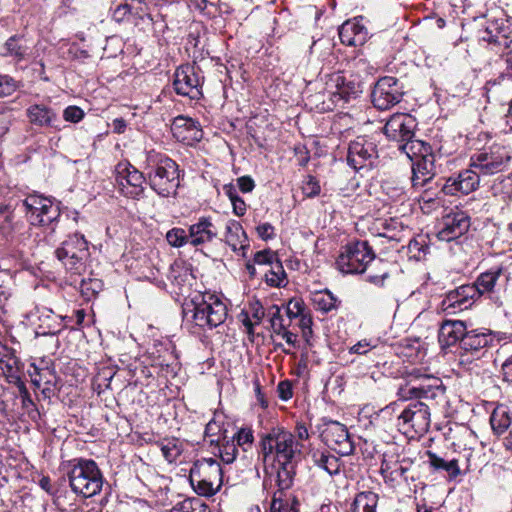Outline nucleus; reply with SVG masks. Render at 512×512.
<instances>
[{
  "instance_id": "ddd939ff",
  "label": "nucleus",
  "mask_w": 512,
  "mask_h": 512,
  "mask_svg": "<svg viewBox=\"0 0 512 512\" xmlns=\"http://www.w3.org/2000/svg\"><path fill=\"white\" fill-rule=\"evenodd\" d=\"M377 157V146L372 140L359 136L349 143L347 164L355 171L372 168Z\"/></svg>"
},
{
  "instance_id": "4c0bfd02",
  "label": "nucleus",
  "mask_w": 512,
  "mask_h": 512,
  "mask_svg": "<svg viewBox=\"0 0 512 512\" xmlns=\"http://www.w3.org/2000/svg\"><path fill=\"white\" fill-rule=\"evenodd\" d=\"M265 282L271 287H282L286 285V272L279 260L270 265V269L265 273Z\"/></svg>"
},
{
  "instance_id": "c756f323",
  "label": "nucleus",
  "mask_w": 512,
  "mask_h": 512,
  "mask_svg": "<svg viewBox=\"0 0 512 512\" xmlns=\"http://www.w3.org/2000/svg\"><path fill=\"white\" fill-rule=\"evenodd\" d=\"M311 459L315 466L324 470L330 476L340 472V460L335 455L316 450L311 453Z\"/></svg>"
},
{
  "instance_id": "a19ab883",
  "label": "nucleus",
  "mask_w": 512,
  "mask_h": 512,
  "mask_svg": "<svg viewBox=\"0 0 512 512\" xmlns=\"http://www.w3.org/2000/svg\"><path fill=\"white\" fill-rule=\"evenodd\" d=\"M80 293L86 301H90L103 289V282L98 278L82 279L80 282Z\"/></svg>"
},
{
  "instance_id": "b1692460",
  "label": "nucleus",
  "mask_w": 512,
  "mask_h": 512,
  "mask_svg": "<svg viewBox=\"0 0 512 512\" xmlns=\"http://www.w3.org/2000/svg\"><path fill=\"white\" fill-rule=\"evenodd\" d=\"M484 33L485 35L482 36L484 41L502 47L507 51L512 49V30L508 25L491 23Z\"/></svg>"
},
{
  "instance_id": "c9c22d12",
  "label": "nucleus",
  "mask_w": 512,
  "mask_h": 512,
  "mask_svg": "<svg viewBox=\"0 0 512 512\" xmlns=\"http://www.w3.org/2000/svg\"><path fill=\"white\" fill-rule=\"evenodd\" d=\"M511 421L509 411L504 406L496 407L490 416L491 427L497 435L503 434L511 425Z\"/></svg>"
},
{
  "instance_id": "4d7b16f0",
  "label": "nucleus",
  "mask_w": 512,
  "mask_h": 512,
  "mask_svg": "<svg viewBox=\"0 0 512 512\" xmlns=\"http://www.w3.org/2000/svg\"><path fill=\"white\" fill-rule=\"evenodd\" d=\"M161 451L165 459L172 463L180 455V449L174 440L168 441L167 444L162 445Z\"/></svg>"
},
{
  "instance_id": "a878e982",
  "label": "nucleus",
  "mask_w": 512,
  "mask_h": 512,
  "mask_svg": "<svg viewBox=\"0 0 512 512\" xmlns=\"http://www.w3.org/2000/svg\"><path fill=\"white\" fill-rule=\"evenodd\" d=\"M15 216H6L0 218V237L10 245H18L22 241L21 230L24 227L23 223L14 220Z\"/></svg>"
},
{
  "instance_id": "2f4dec72",
  "label": "nucleus",
  "mask_w": 512,
  "mask_h": 512,
  "mask_svg": "<svg viewBox=\"0 0 512 512\" xmlns=\"http://www.w3.org/2000/svg\"><path fill=\"white\" fill-rule=\"evenodd\" d=\"M379 496L372 491L360 492L354 498L350 512H376Z\"/></svg>"
},
{
  "instance_id": "7c9ffc66",
  "label": "nucleus",
  "mask_w": 512,
  "mask_h": 512,
  "mask_svg": "<svg viewBox=\"0 0 512 512\" xmlns=\"http://www.w3.org/2000/svg\"><path fill=\"white\" fill-rule=\"evenodd\" d=\"M311 300L314 308L324 314L337 310L340 305V300L328 289L314 292Z\"/></svg>"
},
{
  "instance_id": "8fccbe9b",
  "label": "nucleus",
  "mask_w": 512,
  "mask_h": 512,
  "mask_svg": "<svg viewBox=\"0 0 512 512\" xmlns=\"http://www.w3.org/2000/svg\"><path fill=\"white\" fill-rule=\"evenodd\" d=\"M287 316L292 320L305 314V304L302 299H291L286 307Z\"/></svg>"
},
{
  "instance_id": "e2e57ef3",
  "label": "nucleus",
  "mask_w": 512,
  "mask_h": 512,
  "mask_svg": "<svg viewBox=\"0 0 512 512\" xmlns=\"http://www.w3.org/2000/svg\"><path fill=\"white\" fill-rule=\"evenodd\" d=\"M237 184L241 192H251L255 187V182L250 176H241L237 179Z\"/></svg>"
},
{
  "instance_id": "c85d7f7f",
  "label": "nucleus",
  "mask_w": 512,
  "mask_h": 512,
  "mask_svg": "<svg viewBox=\"0 0 512 512\" xmlns=\"http://www.w3.org/2000/svg\"><path fill=\"white\" fill-rule=\"evenodd\" d=\"M120 171L126 173L125 177L128 178L127 185L131 187V190L126 191L127 195L137 196L143 191V183L146 180V174L140 172L130 163H120Z\"/></svg>"
},
{
  "instance_id": "603ef678",
  "label": "nucleus",
  "mask_w": 512,
  "mask_h": 512,
  "mask_svg": "<svg viewBox=\"0 0 512 512\" xmlns=\"http://www.w3.org/2000/svg\"><path fill=\"white\" fill-rule=\"evenodd\" d=\"M302 191L309 198L319 195L321 188L318 180L313 176H308L302 186Z\"/></svg>"
},
{
  "instance_id": "aec40b11",
  "label": "nucleus",
  "mask_w": 512,
  "mask_h": 512,
  "mask_svg": "<svg viewBox=\"0 0 512 512\" xmlns=\"http://www.w3.org/2000/svg\"><path fill=\"white\" fill-rule=\"evenodd\" d=\"M190 245L198 247L211 243L217 238L218 231L211 217L202 216L188 229Z\"/></svg>"
},
{
  "instance_id": "7ed1b4c3",
  "label": "nucleus",
  "mask_w": 512,
  "mask_h": 512,
  "mask_svg": "<svg viewBox=\"0 0 512 512\" xmlns=\"http://www.w3.org/2000/svg\"><path fill=\"white\" fill-rule=\"evenodd\" d=\"M150 187L161 197L175 195L179 187V168L166 154L150 150L144 166Z\"/></svg>"
},
{
  "instance_id": "1a4fd4ad",
  "label": "nucleus",
  "mask_w": 512,
  "mask_h": 512,
  "mask_svg": "<svg viewBox=\"0 0 512 512\" xmlns=\"http://www.w3.org/2000/svg\"><path fill=\"white\" fill-rule=\"evenodd\" d=\"M55 255L67 271L80 275L89 258L88 242L83 234L74 233L55 250Z\"/></svg>"
},
{
  "instance_id": "f704fd0d",
  "label": "nucleus",
  "mask_w": 512,
  "mask_h": 512,
  "mask_svg": "<svg viewBox=\"0 0 512 512\" xmlns=\"http://www.w3.org/2000/svg\"><path fill=\"white\" fill-rule=\"evenodd\" d=\"M503 269L498 268H492L489 271H486L484 273H481L475 283L477 285V288H479L480 295H484L486 293L493 292V289L496 285L497 280L502 275Z\"/></svg>"
},
{
  "instance_id": "5701e85b",
  "label": "nucleus",
  "mask_w": 512,
  "mask_h": 512,
  "mask_svg": "<svg viewBox=\"0 0 512 512\" xmlns=\"http://www.w3.org/2000/svg\"><path fill=\"white\" fill-rule=\"evenodd\" d=\"M416 153L413 155L415 161L412 168L422 176L434 178L436 175V155L431 152V147L423 142V147L415 148Z\"/></svg>"
},
{
  "instance_id": "13d9d810",
  "label": "nucleus",
  "mask_w": 512,
  "mask_h": 512,
  "mask_svg": "<svg viewBox=\"0 0 512 512\" xmlns=\"http://www.w3.org/2000/svg\"><path fill=\"white\" fill-rule=\"evenodd\" d=\"M277 255L271 251V250H263L258 251L254 255V262L256 264L262 265V264H269L275 263V261H278Z\"/></svg>"
},
{
  "instance_id": "de8ad7c7",
  "label": "nucleus",
  "mask_w": 512,
  "mask_h": 512,
  "mask_svg": "<svg viewBox=\"0 0 512 512\" xmlns=\"http://www.w3.org/2000/svg\"><path fill=\"white\" fill-rule=\"evenodd\" d=\"M458 290L460 292V298L465 300L466 303H470V305L481 297L479 292L480 290L477 288L475 282L472 284L461 285L458 287Z\"/></svg>"
},
{
  "instance_id": "4be33fe9",
  "label": "nucleus",
  "mask_w": 512,
  "mask_h": 512,
  "mask_svg": "<svg viewBox=\"0 0 512 512\" xmlns=\"http://www.w3.org/2000/svg\"><path fill=\"white\" fill-rule=\"evenodd\" d=\"M467 332V326L460 320H445L439 329V342L443 347H450L458 344L461 347V342Z\"/></svg>"
},
{
  "instance_id": "052dcab7",
  "label": "nucleus",
  "mask_w": 512,
  "mask_h": 512,
  "mask_svg": "<svg viewBox=\"0 0 512 512\" xmlns=\"http://www.w3.org/2000/svg\"><path fill=\"white\" fill-rule=\"evenodd\" d=\"M432 180V178L422 176L421 173H418L412 168L411 184L413 189L420 190L427 186Z\"/></svg>"
},
{
  "instance_id": "09e8293b",
  "label": "nucleus",
  "mask_w": 512,
  "mask_h": 512,
  "mask_svg": "<svg viewBox=\"0 0 512 512\" xmlns=\"http://www.w3.org/2000/svg\"><path fill=\"white\" fill-rule=\"evenodd\" d=\"M47 199L48 198L36 194L26 197V199L23 200V205L28 217L33 216Z\"/></svg>"
},
{
  "instance_id": "2eb2a0df",
  "label": "nucleus",
  "mask_w": 512,
  "mask_h": 512,
  "mask_svg": "<svg viewBox=\"0 0 512 512\" xmlns=\"http://www.w3.org/2000/svg\"><path fill=\"white\" fill-rule=\"evenodd\" d=\"M174 90L178 95L198 99L201 95V79L192 65H184L177 68L174 81Z\"/></svg>"
},
{
  "instance_id": "9b49d317",
  "label": "nucleus",
  "mask_w": 512,
  "mask_h": 512,
  "mask_svg": "<svg viewBox=\"0 0 512 512\" xmlns=\"http://www.w3.org/2000/svg\"><path fill=\"white\" fill-rule=\"evenodd\" d=\"M495 335L488 329L467 330L459 349L460 364H468L484 356L494 346Z\"/></svg>"
},
{
  "instance_id": "6e6552de",
  "label": "nucleus",
  "mask_w": 512,
  "mask_h": 512,
  "mask_svg": "<svg viewBox=\"0 0 512 512\" xmlns=\"http://www.w3.org/2000/svg\"><path fill=\"white\" fill-rule=\"evenodd\" d=\"M374 258L375 253L367 241H351L341 247L336 267L343 274H361Z\"/></svg>"
},
{
  "instance_id": "680f3d73",
  "label": "nucleus",
  "mask_w": 512,
  "mask_h": 512,
  "mask_svg": "<svg viewBox=\"0 0 512 512\" xmlns=\"http://www.w3.org/2000/svg\"><path fill=\"white\" fill-rule=\"evenodd\" d=\"M277 393L281 400L288 401L293 396L292 384L288 380L279 382L277 386Z\"/></svg>"
},
{
  "instance_id": "4468645a",
  "label": "nucleus",
  "mask_w": 512,
  "mask_h": 512,
  "mask_svg": "<svg viewBox=\"0 0 512 512\" xmlns=\"http://www.w3.org/2000/svg\"><path fill=\"white\" fill-rule=\"evenodd\" d=\"M470 227V218L462 210H451L442 217L437 237L441 241L450 242L464 235Z\"/></svg>"
},
{
  "instance_id": "79ce46f5",
  "label": "nucleus",
  "mask_w": 512,
  "mask_h": 512,
  "mask_svg": "<svg viewBox=\"0 0 512 512\" xmlns=\"http://www.w3.org/2000/svg\"><path fill=\"white\" fill-rule=\"evenodd\" d=\"M191 274L189 270L180 264H174L170 268L168 279L171 283L178 287L179 290L188 282Z\"/></svg>"
},
{
  "instance_id": "9d476101",
  "label": "nucleus",
  "mask_w": 512,
  "mask_h": 512,
  "mask_svg": "<svg viewBox=\"0 0 512 512\" xmlns=\"http://www.w3.org/2000/svg\"><path fill=\"white\" fill-rule=\"evenodd\" d=\"M511 160L508 147L493 144L471 156V167L477 169L481 176H491L504 171Z\"/></svg>"
},
{
  "instance_id": "6ab92c4d",
  "label": "nucleus",
  "mask_w": 512,
  "mask_h": 512,
  "mask_svg": "<svg viewBox=\"0 0 512 512\" xmlns=\"http://www.w3.org/2000/svg\"><path fill=\"white\" fill-rule=\"evenodd\" d=\"M173 136L187 145L199 142L203 132L197 121L185 116H178L173 120L171 127Z\"/></svg>"
},
{
  "instance_id": "774afa93",
  "label": "nucleus",
  "mask_w": 512,
  "mask_h": 512,
  "mask_svg": "<svg viewBox=\"0 0 512 512\" xmlns=\"http://www.w3.org/2000/svg\"><path fill=\"white\" fill-rule=\"evenodd\" d=\"M504 380L512 384V355L502 365Z\"/></svg>"
},
{
  "instance_id": "0eeeda50",
  "label": "nucleus",
  "mask_w": 512,
  "mask_h": 512,
  "mask_svg": "<svg viewBox=\"0 0 512 512\" xmlns=\"http://www.w3.org/2000/svg\"><path fill=\"white\" fill-rule=\"evenodd\" d=\"M222 468L213 458L197 460L189 474V481L194 491L201 496L214 495L222 485Z\"/></svg>"
},
{
  "instance_id": "c03bdc74",
  "label": "nucleus",
  "mask_w": 512,
  "mask_h": 512,
  "mask_svg": "<svg viewBox=\"0 0 512 512\" xmlns=\"http://www.w3.org/2000/svg\"><path fill=\"white\" fill-rule=\"evenodd\" d=\"M268 316L270 317V323L273 333L278 335L280 334V332H283L284 329H286L284 319L281 314V309L278 305H272L268 309Z\"/></svg>"
},
{
  "instance_id": "bb28decb",
  "label": "nucleus",
  "mask_w": 512,
  "mask_h": 512,
  "mask_svg": "<svg viewBox=\"0 0 512 512\" xmlns=\"http://www.w3.org/2000/svg\"><path fill=\"white\" fill-rule=\"evenodd\" d=\"M60 217L59 207L50 199L44 201L40 209L33 215L29 216L32 225L50 226Z\"/></svg>"
},
{
  "instance_id": "a211bd4d",
  "label": "nucleus",
  "mask_w": 512,
  "mask_h": 512,
  "mask_svg": "<svg viewBox=\"0 0 512 512\" xmlns=\"http://www.w3.org/2000/svg\"><path fill=\"white\" fill-rule=\"evenodd\" d=\"M325 86L335 103L340 100L348 102L359 92L358 85L353 81H348L340 71L326 75Z\"/></svg>"
},
{
  "instance_id": "f03ea898",
  "label": "nucleus",
  "mask_w": 512,
  "mask_h": 512,
  "mask_svg": "<svg viewBox=\"0 0 512 512\" xmlns=\"http://www.w3.org/2000/svg\"><path fill=\"white\" fill-rule=\"evenodd\" d=\"M199 298L183 307V327L195 335L221 325L228 315L226 304L218 296L207 293Z\"/></svg>"
},
{
  "instance_id": "39448f33",
  "label": "nucleus",
  "mask_w": 512,
  "mask_h": 512,
  "mask_svg": "<svg viewBox=\"0 0 512 512\" xmlns=\"http://www.w3.org/2000/svg\"><path fill=\"white\" fill-rule=\"evenodd\" d=\"M67 476L72 491L85 498L97 495L104 483L103 474L92 459H73Z\"/></svg>"
},
{
  "instance_id": "a18cd8bd",
  "label": "nucleus",
  "mask_w": 512,
  "mask_h": 512,
  "mask_svg": "<svg viewBox=\"0 0 512 512\" xmlns=\"http://www.w3.org/2000/svg\"><path fill=\"white\" fill-rule=\"evenodd\" d=\"M238 453L234 440L226 441L219 446V456L225 464L233 463Z\"/></svg>"
},
{
  "instance_id": "0e129e2a",
  "label": "nucleus",
  "mask_w": 512,
  "mask_h": 512,
  "mask_svg": "<svg viewBox=\"0 0 512 512\" xmlns=\"http://www.w3.org/2000/svg\"><path fill=\"white\" fill-rule=\"evenodd\" d=\"M372 349V345L367 340H361L350 348V353L364 355Z\"/></svg>"
},
{
  "instance_id": "cd10ccee",
  "label": "nucleus",
  "mask_w": 512,
  "mask_h": 512,
  "mask_svg": "<svg viewBox=\"0 0 512 512\" xmlns=\"http://www.w3.org/2000/svg\"><path fill=\"white\" fill-rule=\"evenodd\" d=\"M225 229V241L233 251L244 250L248 247L246 244V233L240 222L236 220H229L226 223Z\"/></svg>"
},
{
  "instance_id": "5fc2aeb1",
  "label": "nucleus",
  "mask_w": 512,
  "mask_h": 512,
  "mask_svg": "<svg viewBox=\"0 0 512 512\" xmlns=\"http://www.w3.org/2000/svg\"><path fill=\"white\" fill-rule=\"evenodd\" d=\"M512 81V75L506 71V72H501L499 75H497L496 77L494 78H491L489 79L486 83H485V86H484V89L487 91V92H491L494 90V88L496 86H501L503 85L505 82H511Z\"/></svg>"
},
{
  "instance_id": "37998d69",
  "label": "nucleus",
  "mask_w": 512,
  "mask_h": 512,
  "mask_svg": "<svg viewBox=\"0 0 512 512\" xmlns=\"http://www.w3.org/2000/svg\"><path fill=\"white\" fill-rule=\"evenodd\" d=\"M167 242L176 248L183 247L186 244H190L189 233L183 228H172L166 234Z\"/></svg>"
},
{
  "instance_id": "72a5a7b5",
  "label": "nucleus",
  "mask_w": 512,
  "mask_h": 512,
  "mask_svg": "<svg viewBox=\"0 0 512 512\" xmlns=\"http://www.w3.org/2000/svg\"><path fill=\"white\" fill-rule=\"evenodd\" d=\"M427 455L430 466L433 467L435 470L446 471L451 479L456 478L460 474L458 460L452 459L450 461H446L445 459L431 451H428Z\"/></svg>"
},
{
  "instance_id": "412c9836",
  "label": "nucleus",
  "mask_w": 512,
  "mask_h": 512,
  "mask_svg": "<svg viewBox=\"0 0 512 512\" xmlns=\"http://www.w3.org/2000/svg\"><path fill=\"white\" fill-rule=\"evenodd\" d=\"M339 38L347 46H361L368 38L367 28L362 24V18L345 21L339 28Z\"/></svg>"
},
{
  "instance_id": "ea45409f",
  "label": "nucleus",
  "mask_w": 512,
  "mask_h": 512,
  "mask_svg": "<svg viewBox=\"0 0 512 512\" xmlns=\"http://www.w3.org/2000/svg\"><path fill=\"white\" fill-rule=\"evenodd\" d=\"M470 307V303L460 298L458 288L449 291L442 300V308L449 313H454L456 310H464Z\"/></svg>"
},
{
  "instance_id": "f3484780",
  "label": "nucleus",
  "mask_w": 512,
  "mask_h": 512,
  "mask_svg": "<svg viewBox=\"0 0 512 512\" xmlns=\"http://www.w3.org/2000/svg\"><path fill=\"white\" fill-rule=\"evenodd\" d=\"M323 438L327 446L339 455H350L354 451L347 427L339 422H331L324 430Z\"/></svg>"
},
{
  "instance_id": "6e6d98bb",
  "label": "nucleus",
  "mask_w": 512,
  "mask_h": 512,
  "mask_svg": "<svg viewBox=\"0 0 512 512\" xmlns=\"http://www.w3.org/2000/svg\"><path fill=\"white\" fill-rule=\"evenodd\" d=\"M84 115V111L78 106H68L63 111L64 120L71 123L80 122Z\"/></svg>"
},
{
  "instance_id": "bf43d9fd",
  "label": "nucleus",
  "mask_w": 512,
  "mask_h": 512,
  "mask_svg": "<svg viewBox=\"0 0 512 512\" xmlns=\"http://www.w3.org/2000/svg\"><path fill=\"white\" fill-rule=\"evenodd\" d=\"M258 236L264 240H271L275 237V228L270 223H261L256 227Z\"/></svg>"
},
{
  "instance_id": "3c124183",
  "label": "nucleus",
  "mask_w": 512,
  "mask_h": 512,
  "mask_svg": "<svg viewBox=\"0 0 512 512\" xmlns=\"http://www.w3.org/2000/svg\"><path fill=\"white\" fill-rule=\"evenodd\" d=\"M232 440L236 441L237 446L251 445L254 441L253 431L251 428H241L233 436Z\"/></svg>"
},
{
  "instance_id": "338daca9",
  "label": "nucleus",
  "mask_w": 512,
  "mask_h": 512,
  "mask_svg": "<svg viewBox=\"0 0 512 512\" xmlns=\"http://www.w3.org/2000/svg\"><path fill=\"white\" fill-rule=\"evenodd\" d=\"M191 501V508L189 512H210V509L207 504H205L199 498H189Z\"/></svg>"
},
{
  "instance_id": "49530a36",
  "label": "nucleus",
  "mask_w": 512,
  "mask_h": 512,
  "mask_svg": "<svg viewBox=\"0 0 512 512\" xmlns=\"http://www.w3.org/2000/svg\"><path fill=\"white\" fill-rule=\"evenodd\" d=\"M129 8L131 16L137 17L139 19H144L147 17L152 20L149 5L146 0H130Z\"/></svg>"
},
{
  "instance_id": "393cba45",
  "label": "nucleus",
  "mask_w": 512,
  "mask_h": 512,
  "mask_svg": "<svg viewBox=\"0 0 512 512\" xmlns=\"http://www.w3.org/2000/svg\"><path fill=\"white\" fill-rule=\"evenodd\" d=\"M26 114L30 123L39 127H53L57 120L54 110L43 104L31 105Z\"/></svg>"
},
{
  "instance_id": "dca6fc26",
  "label": "nucleus",
  "mask_w": 512,
  "mask_h": 512,
  "mask_svg": "<svg viewBox=\"0 0 512 512\" xmlns=\"http://www.w3.org/2000/svg\"><path fill=\"white\" fill-rule=\"evenodd\" d=\"M480 176L481 174L477 173V169L471 167L470 164L468 169L449 177L442 190L446 195H457L458 193L468 195L478 188Z\"/></svg>"
},
{
  "instance_id": "423d86ee",
  "label": "nucleus",
  "mask_w": 512,
  "mask_h": 512,
  "mask_svg": "<svg viewBox=\"0 0 512 512\" xmlns=\"http://www.w3.org/2000/svg\"><path fill=\"white\" fill-rule=\"evenodd\" d=\"M416 126V119L410 114L396 113L387 120L383 127L386 137L397 142L399 150L411 160L416 153L415 148L423 147V141L414 139Z\"/></svg>"
},
{
  "instance_id": "864d4df0",
  "label": "nucleus",
  "mask_w": 512,
  "mask_h": 512,
  "mask_svg": "<svg viewBox=\"0 0 512 512\" xmlns=\"http://www.w3.org/2000/svg\"><path fill=\"white\" fill-rule=\"evenodd\" d=\"M17 88L16 81L8 75H0V97L11 95Z\"/></svg>"
},
{
  "instance_id": "20e7f679",
  "label": "nucleus",
  "mask_w": 512,
  "mask_h": 512,
  "mask_svg": "<svg viewBox=\"0 0 512 512\" xmlns=\"http://www.w3.org/2000/svg\"><path fill=\"white\" fill-rule=\"evenodd\" d=\"M259 446V454L265 465L269 461L272 463L296 461L302 448V445L295 440V436L282 427H274L263 434Z\"/></svg>"
},
{
  "instance_id": "f257e3e1",
  "label": "nucleus",
  "mask_w": 512,
  "mask_h": 512,
  "mask_svg": "<svg viewBox=\"0 0 512 512\" xmlns=\"http://www.w3.org/2000/svg\"><path fill=\"white\" fill-rule=\"evenodd\" d=\"M397 395L401 400L410 402L398 415L397 427L405 435H423L428 432L431 423V406L444 400L445 387L439 378L425 375L415 385L411 382L401 386Z\"/></svg>"
},
{
  "instance_id": "69168bd1",
  "label": "nucleus",
  "mask_w": 512,
  "mask_h": 512,
  "mask_svg": "<svg viewBox=\"0 0 512 512\" xmlns=\"http://www.w3.org/2000/svg\"><path fill=\"white\" fill-rule=\"evenodd\" d=\"M45 374H51L50 371H40L37 367H34V373L30 374L31 382L36 388H41L45 382Z\"/></svg>"
},
{
  "instance_id": "58836bf2",
  "label": "nucleus",
  "mask_w": 512,
  "mask_h": 512,
  "mask_svg": "<svg viewBox=\"0 0 512 512\" xmlns=\"http://www.w3.org/2000/svg\"><path fill=\"white\" fill-rule=\"evenodd\" d=\"M299 502L294 496H285L282 497L280 494H274L270 512H299L298 510Z\"/></svg>"
},
{
  "instance_id": "473e14b6",
  "label": "nucleus",
  "mask_w": 512,
  "mask_h": 512,
  "mask_svg": "<svg viewBox=\"0 0 512 512\" xmlns=\"http://www.w3.org/2000/svg\"><path fill=\"white\" fill-rule=\"evenodd\" d=\"M276 482L281 493L283 490L289 489L293 484L295 476V461L277 462Z\"/></svg>"
},
{
  "instance_id": "e433bc0d",
  "label": "nucleus",
  "mask_w": 512,
  "mask_h": 512,
  "mask_svg": "<svg viewBox=\"0 0 512 512\" xmlns=\"http://www.w3.org/2000/svg\"><path fill=\"white\" fill-rule=\"evenodd\" d=\"M22 38L19 36H11L4 45V56L13 57L17 62L22 61L28 54V47L21 43Z\"/></svg>"
},
{
  "instance_id": "f8f14e48",
  "label": "nucleus",
  "mask_w": 512,
  "mask_h": 512,
  "mask_svg": "<svg viewBox=\"0 0 512 512\" xmlns=\"http://www.w3.org/2000/svg\"><path fill=\"white\" fill-rule=\"evenodd\" d=\"M404 95L403 85L392 76L380 78L374 85L371 100L375 108L388 110L398 104Z\"/></svg>"
}]
</instances>
